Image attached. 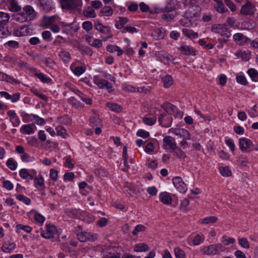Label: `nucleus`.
I'll use <instances>...</instances> for the list:
<instances>
[{"label":"nucleus","mask_w":258,"mask_h":258,"mask_svg":"<svg viewBox=\"0 0 258 258\" xmlns=\"http://www.w3.org/2000/svg\"><path fill=\"white\" fill-rule=\"evenodd\" d=\"M107 82V81L100 78L98 76L94 77V82L100 89H105V85H106Z\"/></svg>","instance_id":"nucleus-23"},{"label":"nucleus","mask_w":258,"mask_h":258,"mask_svg":"<svg viewBox=\"0 0 258 258\" xmlns=\"http://www.w3.org/2000/svg\"><path fill=\"white\" fill-rule=\"evenodd\" d=\"M238 243L242 247L248 249L249 248V244L248 240L244 237L238 238Z\"/></svg>","instance_id":"nucleus-47"},{"label":"nucleus","mask_w":258,"mask_h":258,"mask_svg":"<svg viewBox=\"0 0 258 258\" xmlns=\"http://www.w3.org/2000/svg\"><path fill=\"white\" fill-rule=\"evenodd\" d=\"M100 14L103 16H110L112 15L113 10L110 7L105 6L101 10Z\"/></svg>","instance_id":"nucleus-43"},{"label":"nucleus","mask_w":258,"mask_h":258,"mask_svg":"<svg viewBox=\"0 0 258 258\" xmlns=\"http://www.w3.org/2000/svg\"><path fill=\"white\" fill-rule=\"evenodd\" d=\"M163 141V147L165 149H169L172 151L177 147L175 139L171 136H166L164 138Z\"/></svg>","instance_id":"nucleus-6"},{"label":"nucleus","mask_w":258,"mask_h":258,"mask_svg":"<svg viewBox=\"0 0 258 258\" xmlns=\"http://www.w3.org/2000/svg\"><path fill=\"white\" fill-rule=\"evenodd\" d=\"M16 247L14 242L5 243L2 247V250L6 253L11 252Z\"/></svg>","instance_id":"nucleus-26"},{"label":"nucleus","mask_w":258,"mask_h":258,"mask_svg":"<svg viewBox=\"0 0 258 258\" xmlns=\"http://www.w3.org/2000/svg\"><path fill=\"white\" fill-rule=\"evenodd\" d=\"M9 9L12 12H17L20 10L21 8L15 0H11L10 2Z\"/></svg>","instance_id":"nucleus-44"},{"label":"nucleus","mask_w":258,"mask_h":258,"mask_svg":"<svg viewBox=\"0 0 258 258\" xmlns=\"http://www.w3.org/2000/svg\"><path fill=\"white\" fill-rule=\"evenodd\" d=\"M10 19V15L8 13L0 12V26L6 25Z\"/></svg>","instance_id":"nucleus-30"},{"label":"nucleus","mask_w":258,"mask_h":258,"mask_svg":"<svg viewBox=\"0 0 258 258\" xmlns=\"http://www.w3.org/2000/svg\"><path fill=\"white\" fill-rule=\"evenodd\" d=\"M156 116H147L143 118V121L144 123L148 125H152L156 121Z\"/></svg>","instance_id":"nucleus-35"},{"label":"nucleus","mask_w":258,"mask_h":258,"mask_svg":"<svg viewBox=\"0 0 258 258\" xmlns=\"http://www.w3.org/2000/svg\"><path fill=\"white\" fill-rule=\"evenodd\" d=\"M20 132L24 134L30 135L33 133L32 126L30 124H24L22 126Z\"/></svg>","instance_id":"nucleus-41"},{"label":"nucleus","mask_w":258,"mask_h":258,"mask_svg":"<svg viewBox=\"0 0 258 258\" xmlns=\"http://www.w3.org/2000/svg\"><path fill=\"white\" fill-rule=\"evenodd\" d=\"M137 135L139 137H142L143 138H147L149 137V132L143 130H139L137 133Z\"/></svg>","instance_id":"nucleus-59"},{"label":"nucleus","mask_w":258,"mask_h":258,"mask_svg":"<svg viewBox=\"0 0 258 258\" xmlns=\"http://www.w3.org/2000/svg\"><path fill=\"white\" fill-rule=\"evenodd\" d=\"M225 3L232 12H234L236 11V6L232 1L230 0H225Z\"/></svg>","instance_id":"nucleus-63"},{"label":"nucleus","mask_w":258,"mask_h":258,"mask_svg":"<svg viewBox=\"0 0 258 258\" xmlns=\"http://www.w3.org/2000/svg\"><path fill=\"white\" fill-rule=\"evenodd\" d=\"M211 31L213 32L220 34L221 36L226 38H229L230 36V32L224 24L214 25L211 27Z\"/></svg>","instance_id":"nucleus-2"},{"label":"nucleus","mask_w":258,"mask_h":258,"mask_svg":"<svg viewBox=\"0 0 258 258\" xmlns=\"http://www.w3.org/2000/svg\"><path fill=\"white\" fill-rule=\"evenodd\" d=\"M134 249L136 252H142L148 251L149 248L146 243H140L135 245Z\"/></svg>","instance_id":"nucleus-28"},{"label":"nucleus","mask_w":258,"mask_h":258,"mask_svg":"<svg viewBox=\"0 0 258 258\" xmlns=\"http://www.w3.org/2000/svg\"><path fill=\"white\" fill-rule=\"evenodd\" d=\"M82 28L86 31H90L93 28V25L90 21H85L82 24Z\"/></svg>","instance_id":"nucleus-57"},{"label":"nucleus","mask_w":258,"mask_h":258,"mask_svg":"<svg viewBox=\"0 0 258 258\" xmlns=\"http://www.w3.org/2000/svg\"><path fill=\"white\" fill-rule=\"evenodd\" d=\"M23 116L24 119L28 120L27 121H33L34 122L37 118V115L33 114H29L27 113H25L24 115Z\"/></svg>","instance_id":"nucleus-56"},{"label":"nucleus","mask_w":258,"mask_h":258,"mask_svg":"<svg viewBox=\"0 0 258 258\" xmlns=\"http://www.w3.org/2000/svg\"><path fill=\"white\" fill-rule=\"evenodd\" d=\"M214 9L216 11L221 14L228 13V10L225 7L224 4L221 0H214Z\"/></svg>","instance_id":"nucleus-11"},{"label":"nucleus","mask_w":258,"mask_h":258,"mask_svg":"<svg viewBox=\"0 0 258 258\" xmlns=\"http://www.w3.org/2000/svg\"><path fill=\"white\" fill-rule=\"evenodd\" d=\"M256 11L255 6L251 2L247 1L243 5L240 9V14L243 15H253Z\"/></svg>","instance_id":"nucleus-4"},{"label":"nucleus","mask_w":258,"mask_h":258,"mask_svg":"<svg viewBox=\"0 0 258 258\" xmlns=\"http://www.w3.org/2000/svg\"><path fill=\"white\" fill-rule=\"evenodd\" d=\"M252 145V142L246 138H241L239 141V145L242 150H246L250 148Z\"/></svg>","instance_id":"nucleus-16"},{"label":"nucleus","mask_w":258,"mask_h":258,"mask_svg":"<svg viewBox=\"0 0 258 258\" xmlns=\"http://www.w3.org/2000/svg\"><path fill=\"white\" fill-rule=\"evenodd\" d=\"M158 122L162 126L168 127L171 125L172 117L167 113H161L158 117Z\"/></svg>","instance_id":"nucleus-3"},{"label":"nucleus","mask_w":258,"mask_h":258,"mask_svg":"<svg viewBox=\"0 0 258 258\" xmlns=\"http://www.w3.org/2000/svg\"><path fill=\"white\" fill-rule=\"evenodd\" d=\"M221 174L224 176H229L231 174V171L228 167H221L219 168Z\"/></svg>","instance_id":"nucleus-50"},{"label":"nucleus","mask_w":258,"mask_h":258,"mask_svg":"<svg viewBox=\"0 0 258 258\" xmlns=\"http://www.w3.org/2000/svg\"><path fill=\"white\" fill-rule=\"evenodd\" d=\"M189 200L187 199H185L182 201L180 204V209L182 211H186L187 207L189 205Z\"/></svg>","instance_id":"nucleus-61"},{"label":"nucleus","mask_w":258,"mask_h":258,"mask_svg":"<svg viewBox=\"0 0 258 258\" xmlns=\"http://www.w3.org/2000/svg\"><path fill=\"white\" fill-rule=\"evenodd\" d=\"M145 230V227L141 224L137 225L134 231H133V234L134 235H137L139 232L144 231Z\"/></svg>","instance_id":"nucleus-52"},{"label":"nucleus","mask_w":258,"mask_h":258,"mask_svg":"<svg viewBox=\"0 0 258 258\" xmlns=\"http://www.w3.org/2000/svg\"><path fill=\"white\" fill-rule=\"evenodd\" d=\"M128 22V19L125 17H119V20L117 21L115 23L116 28L120 29L123 27L124 25Z\"/></svg>","instance_id":"nucleus-38"},{"label":"nucleus","mask_w":258,"mask_h":258,"mask_svg":"<svg viewBox=\"0 0 258 258\" xmlns=\"http://www.w3.org/2000/svg\"><path fill=\"white\" fill-rule=\"evenodd\" d=\"M16 198L23 202L24 203H25L26 205H28L30 204V202H31V200L29 198L24 196V195H18L16 197Z\"/></svg>","instance_id":"nucleus-51"},{"label":"nucleus","mask_w":258,"mask_h":258,"mask_svg":"<svg viewBox=\"0 0 258 258\" xmlns=\"http://www.w3.org/2000/svg\"><path fill=\"white\" fill-rule=\"evenodd\" d=\"M160 201L166 205H170L172 202V198L169 194L167 192H162L159 196Z\"/></svg>","instance_id":"nucleus-22"},{"label":"nucleus","mask_w":258,"mask_h":258,"mask_svg":"<svg viewBox=\"0 0 258 258\" xmlns=\"http://www.w3.org/2000/svg\"><path fill=\"white\" fill-rule=\"evenodd\" d=\"M124 188H125L126 191L131 195L134 194L135 192V188L132 186L131 184L128 183H126L124 185Z\"/></svg>","instance_id":"nucleus-60"},{"label":"nucleus","mask_w":258,"mask_h":258,"mask_svg":"<svg viewBox=\"0 0 258 258\" xmlns=\"http://www.w3.org/2000/svg\"><path fill=\"white\" fill-rule=\"evenodd\" d=\"M57 16L56 15L48 17L44 16L42 17L41 23L43 25L45 26H50L55 21Z\"/></svg>","instance_id":"nucleus-17"},{"label":"nucleus","mask_w":258,"mask_h":258,"mask_svg":"<svg viewBox=\"0 0 258 258\" xmlns=\"http://www.w3.org/2000/svg\"><path fill=\"white\" fill-rule=\"evenodd\" d=\"M34 181L36 186H39L41 187L44 186V179L41 175L35 177Z\"/></svg>","instance_id":"nucleus-46"},{"label":"nucleus","mask_w":258,"mask_h":258,"mask_svg":"<svg viewBox=\"0 0 258 258\" xmlns=\"http://www.w3.org/2000/svg\"><path fill=\"white\" fill-rule=\"evenodd\" d=\"M106 106L110 110L114 112H119L122 110V107L115 103H107Z\"/></svg>","instance_id":"nucleus-37"},{"label":"nucleus","mask_w":258,"mask_h":258,"mask_svg":"<svg viewBox=\"0 0 258 258\" xmlns=\"http://www.w3.org/2000/svg\"><path fill=\"white\" fill-rule=\"evenodd\" d=\"M221 242L225 245H228L229 244L233 243L235 240L234 238L229 237L226 235H224L221 239Z\"/></svg>","instance_id":"nucleus-45"},{"label":"nucleus","mask_w":258,"mask_h":258,"mask_svg":"<svg viewBox=\"0 0 258 258\" xmlns=\"http://www.w3.org/2000/svg\"><path fill=\"white\" fill-rule=\"evenodd\" d=\"M6 165L7 167L12 170H16L17 167V163L16 161L12 158L8 159Z\"/></svg>","instance_id":"nucleus-42"},{"label":"nucleus","mask_w":258,"mask_h":258,"mask_svg":"<svg viewBox=\"0 0 258 258\" xmlns=\"http://www.w3.org/2000/svg\"><path fill=\"white\" fill-rule=\"evenodd\" d=\"M165 30L163 28L155 30L152 34V36L156 40L162 39L164 37Z\"/></svg>","instance_id":"nucleus-20"},{"label":"nucleus","mask_w":258,"mask_h":258,"mask_svg":"<svg viewBox=\"0 0 258 258\" xmlns=\"http://www.w3.org/2000/svg\"><path fill=\"white\" fill-rule=\"evenodd\" d=\"M74 93L78 95L81 99L85 103L88 105L92 104V101L90 98L87 97L85 95L81 92L79 90L76 89L74 90Z\"/></svg>","instance_id":"nucleus-25"},{"label":"nucleus","mask_w":258,"mask_h":258,"mask_svg":"<svg viewBox=\"0 0 258 258\" xmlns=\"http://www.w3.org/2000/svg\"><path fill=\"white\" fill-rule=\"evenodd\" d=\"M78 240L84 242L87 241H94L97 238L96 235L93 233L87 232H82L77 234Z\"/></svg>","instance_id":"nucleus-5"},{"label":"nucleus","mask_w":258,"mask_h":258,"mask_svg":"<svg viewBox=\"0 0 258 258\" xmlns=\"http://www.w3.org/2000/svg\"><path fill=\"white\" fill-rule=\"evenodd\" d=\"M0 80L6 81L9 82H14L16 83V79L12 78L11 77H9L8 75H7L6 74H5L3 73H2V72H0Z\"/></svg>","instance_id":"nucleus-49"},{"label":"nucleus","mask_w":258,"mask_h":258,"mask_svg":"<svg viewBox=\"0 0 258 258\" xmlns=\"http://www.w3.org/2000/svg\"><path fill=\"white\" fill-rule=\"evenodd\" d=\"M95 29L102 33H108L110 31L109 27L103 25L99 22H96L94 25Z\"/></svg>","instance_id":"nucleus-21"},{"label":"nucleus","mask_w":258,"mask_h":258,"mask_svg":"<svg viewBox=\"0 0 258 258\" xmlns=\"http://www.w3.org/2000/svg\"><path fill=\"white\" fill-rule=\"evenodd\" d=\"M21 158L23 162H33L34 161V158L26 153H24L21 156Z\"/></svg>","instance_id":"nucleus-53"},{"label":"nucleus","mask_w":258,"mask_h":258,"mask_svg":"<svg viewBox=\"0 0 258 258\" xmlns=\"http://www.w3.org/2000/svg\"><path fill=\"white\" fill-rule=\"evenodd\" d=\"M36 172L34 170H32L31 172H29L26 169L23 168L20 170L19 175L21 178L24 179L28 180H32L33 179V174L35 175Z\"/></svg>","instance_id":"nucleus-9"},{"label":"nucleus","mask_w":258,"mask_h":258,"mask_svg":"<svg viewBox=\"0 0 258 258\" xmlns=\"http://www.w3.org/2000/svg\"><path fill=\"white\" fill-rule=\"evenodd\" d=\"M14 20L20 23H23L30 21L26 15L25 14V12L23 10L21 12L17 14L14 16Z\"/></svg>","instance_id":"nucleus-24"},{"label":"nucleus","mask_w":258,"mask_h":258,"mask_svg":"<svg viewBox=\"0 0 258 258\" xmlns=\"http://www.w3.org/2000/svg\"><path fill=\"white\" fill-rule=\"evenodd\" d=\"M62 9L72 10L82 6V0H60Z\"/></svg>","instance_id":"nucleus-1"},{"label":"nucleus","mask_w":258,"mask_h":258,"mask_svg":"<svg viewBox=\"0 0 258 258\" xmlns=\"http://www.w3.org/2000/svg\"><path fill=\"white\" fill-rule=\"evenodd\" d=\"M202 252L203 254L207 255H215L217 253L215 244H211L203 247L202 249Z\"/></svg>","instance_id":"nucleus-15"},{"label":"nucleus","mask_w":258,"mask_h":258,"mask_svg":"<svg viewBox=\"0 0 258 258\" xmlns=\"http://www.w3.org/2000/svg\"><path fill=\"white\" fill-rule=\"evenodd\" d=\"M40 4L45 12H49L54 9L52 0H41Z\"/></svg>","instance_id":"nucleus-13"},{"label":"nucleus","mask_w":258,"mask_h":258,"mask_svg":"<svg viewBox=\"0 0 258 258\" xmlns=\"http://www.w3.org/2000/svg\"><path fill=\"white\" fill-rule=\"evenodd\" d=\"M59 57L65 63H68L70 61L71 56L68 51H62L58 54Z\"/></svg>","instance_id":"nucleus-34"},{"label":"nucleus","mask_w":258,"mask_h":258,"mask_svg":"<svg viewBox=\"0 0 258 258\" xmlns=\"http://www.w3.org/2000/svg\"><path fill=\"white\" fill-rule=\"evenodd\" d=\"M23 10L30 21L35 18L36 13L31 6H26L23 8Z\"/></svg>","instance_id":"nucleus-14"},{"label":"nucleus","mask_w":258,"mask_h":258,"mask_svg":"<svg viewBox=\"0 0 258 258\" xmlns=\"http://www.w3.org/2000/svg\"><path fill=\"white\" fill-rule=\"evenodd\" d=\"M173 155L180 159H184L186 157L185 153L177 146L172 150Z\"/></svg>","instance_id":"nucleus-31"},{"label":"nucleus","mask_w":258,"mask_h":258,"mask_svg":"<svg viewBox=\"0 0 258 258\" xmlns=\"http://www.w3.org/2000/svg\"><path fill=\"white\" fill-rule=\"evenodd\" d=\"M204 237L200 235H197L193 239L192 242L195 245H198L203 242Z\"/></svg>","instance_id":"nucleus-55"},{"label":"nucleus","mask_w":258,"mask_h":258,"mask_svg":"<svg viewBox=\"0 0 258 258\" xmlns=\"http://www.w3.org/2000/svg\"><path fill=\"white\" fill-rule=\"evenodd\" d=\"M83 14L86 18H94L96 17L95 11L91 7H88L87 9L83 11Z\"/></svg>","instance_id":"nucleus-29"},{"label":"nucleus","mask_w":258,"mask_h":258,"mask_svg":"<svg viewBox=\"0 0 258 258\" xmlns=\"http://www.w3.org/2000/svg\"><path fill=\"white\" fill-rule=\"evenodd\" d=\"M107 50L111 53L117 52V55L120 56L123 53L122 50L118 46L113 45H109L107 47Z\"/></svg>","instance_id":"nucleus-27"},{"label":"nucleus","mask_w":258,"mask_h":258,"mask_svg":"<svg viewBox=\"0 0 258 258\" xmlns=\"http://www.w3.org/2000/svg\"><path fill=\"white\" fill-rule=\"evenodd\" d=\"M31 29L27 26H22L14 30V34L17 36H23L29 35Z\"/></svg>","instance_id":"nucleus-10"},{"label":"nucleus","mask_w":258,"mask_h":258,"mask_svg":"<svg viewBox=\"0 0 258 258\" xmlns=\"http://www.w3.org/2000/svg\"><path fill=\"white\" fill-rule=\"evenodd\" d=\"M178 50L183 55H195L196 52L194 49L189 46L186 45H182Z\"/></svg>","instance_id":"nucleus-12"},{"label":"nucleus","mask_w":258,"mask_h":258,"mask_svg":"<svg viewBox=\"0 0 258 258\" xmlns=\"http://www.w3.org/2000/svg\"><path fill=\"white\" fill-rule=\"evenodd\" d=\"M174 251L176 258H185L184 252L179 247H175Z\"/></svg>","instance_id":"nucleus-48"},{"label":"nucleus","mask_w":258,"mask_h":258,"mask_svg":"<svg viewBox=\"0 0 258 258\" xmlns=\"http://www.w3.org/2000/svg\"><path fill=\"white\" fill-rule=\"evenodd\" d=\"M164 86L166 88L169 87L173 84V80L171 76L166 75L162 78Z\"/></svg>","instance_id":"nucleus-39"},{"label":"nucleus","mask_w":258,"mask_h":258,"mask_svg":"<svg viewBox=\"0 0 258 258\" xmlns=\"http://www.w3.org/2000/svg\"><path fill=\"white\" fill-rule=\"evenodd\" d=\"M162 107L165 111V113H167L170 115L176 111L177 107L170 103H165L162 105Z\"/></svg>","instance_id":"nucleus-19"},{"label":"nucleus","mask_w":258,"mask_h":258,"mask_svg":"<svg viewBox=\"0 0 258 258\" xmlns=\"http://www.w3.org/2000/svg\"><path fill=\"white\" fill-rule=\"evenodd\" d=\"M21 230H23L27 233H30L32 231V228L28 225H24L22 224H18L16 226V232L20 233Z\"/></svg>","instance_id":"nucleus-40"},{"label":"nucleus","mask_w":258,"mask_h":258,"mask_svg":"<svg viewBox=\"0 0 258 258\" xmlns=\"http://www.w3.org/2000/svg\"><path fill=\"white\" fill-rule=\"evenodd\" d=\"M57 232L55 227L53 225H47L46 228L41 232V235L45 238H51Z\"/></svg>","instance_id":"nucleus-7"},{"label":"nucleus","mask_w":258,"mask_h":258,"mask_svg":"<svg viewBox=\"0 0 258 258\" xmlns=\"http://www.w3.org/2000/svg\"><path fill=\"white\" fill-rule=\"evenodd\" d=\"M247 74L254 82H258V71L253 68L248 70Z\"/></svg>","instance_id":"nucleus-32"},{"label":"nucleus","mask_w":258,"mask_h":258,"mask_svg":"<svg viewBox=\"0 0 258 258\" xmlns=\"http://www.w3.org/2000/svg\"><path fill=\"white\" fill-rule=\"evenodd\" d=\"M180 24L184 27H189L193 25V23L190 19L188 18H183L180 20Z\"/></svg>","instance_id":"nucleus-54"},{"label":"nucleus","mask_w":258,"mask_h":258,"mask_svg":"<svg viewBox=\"0 0 258 258\" xmlns=\"http://www.w3.org/2000/svg\"><path fill=\"white\" fill-rule=\"evenodd\" d=\"M128 32L131 33H134L137 32V29L132 26H126L123 28L122 33Z\"/></svg>","instance_id":"nucleus-62"},{"label":"nucleus","mask_w":258,"mask_h":258,"mask_svg":"<svg viewBox=\"0 0 258 258\" xmlns=\"http://www.w3.org/2000/svg\"><path fill=\"white\" fill-rule=\"evenodd\" d=\"M10 120L14 127H17L20 124V120L18 116L10 119Z\"/></svg>","instance_id":"nucleus-64"},{"label":"nucleus","mask_w":258,"mask_h":258,"mask_svg":"<svg viewBox=\"0 0 258 258\" xmlns=\"http://www.w3.org/2000/svg\"><path fill=\"white\" fill-rule=\"evenodd\" d=\"M85 71V69L83 67H76L73 70L74 73L77 76L82 75Z\"/></svg>","instance_id":"nucleus-58"},{"label":"nucleus","mask_w":258,"mask_h":258,"mask_svg":"<svg viewBox=\"0 0 258 258\" xmlns=\"http://www.w3.org/2000/svg\"><path fill=\"white\" fill-rule=\"evenodd\" d=\"M156 56L159 61L165 64L168 63L170 59L169 54L165 51L158 52L156 54Z\"/></svg>","instance_id":"nucleus-18"},{"label":"nucleus","mask_w":258,"mask_h":258,"mask_svg":"<svg viewBox=\"0 0 258 258\" xmlns=\"http://www.w3.org/2000/svg\"><path fill=\"white\" fill-rule=\"evenodd\" d=\"M218 218L216 216H210L202 219L200 222L204 224H209L216 222Z\"/></svg>","instance_id":"nucleus-36"},{"label":"nucleus","mask_w":258,"mask_h":258,"mask_svg":"<svg viewBox=\"0 0 258 258\" xmlns=\"http://www.w3.org/2000/svg\"><path fill=\"white\" fill-rule=\"evenodd\" d=\"M173 183L174 186L180 192H185L187 187L182 179L180 177H175L172 179Z\"/></svg>","instance_id":"nucleus-8"},{"label":"nucleus","mask_w":258,"mask_h":258,"mask_svg":"<svg viewBox=\"0 0 258 258\" xmlns=\"http://www.w3.org/2000/svg\"><path fill=\"white\" fill-rule=\"evenodd\" d=\"M183 34L189 38H196L198 37V33L194 32L192 30L188 29H183L182 30Z\"/></svg>","instance_id":"nucleus-33"}]
</instances>
